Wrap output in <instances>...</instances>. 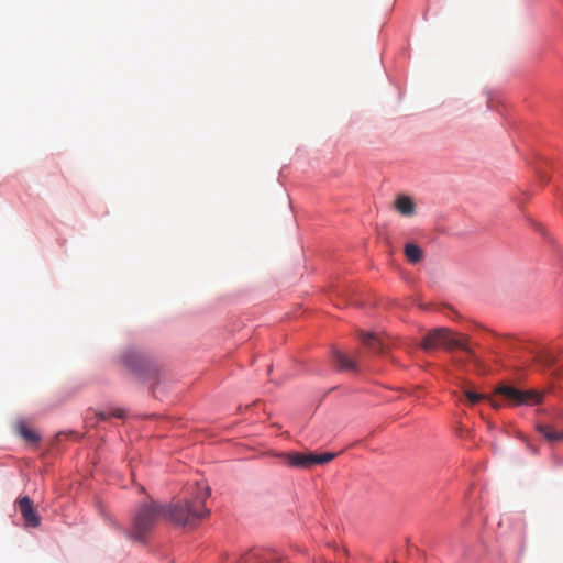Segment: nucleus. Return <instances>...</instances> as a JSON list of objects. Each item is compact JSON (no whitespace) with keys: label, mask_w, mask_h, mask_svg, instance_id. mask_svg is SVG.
Listing matches in <instances>:
<instances>
[{"label":"nucleus","mask_w":563,"mask_h":563,"mask_svg":"<svg viewBox=\"0 0 563 563\" xmlns=\"http://www.w3.org/2000/svg\"><path fill=\"white\" fill-rule=\"evenodd\" d=\"M210 494L208 484L205 481H198L186 487L183 500L168 508L153 500L141 504L132 518L128 537L133 542L144 543L163 515L178 526L196 527L210 515V510L206 507Z\"/></svg>","instance_id":"f257e3e1"},{"label":"nucleus","mask_w":563,"mask_h":563,"mask_svg":"<svg viewBox=\"0 0 563 563\" xmlns=\"http://www.w3.org/2000/svg\"><path fill=\"white\" fill-rule=\"evenodd\" d=\"M440 346L448 350L461 349L467 352L470 355H472L473 353L470 346L467 345V339L465 336L457 339L446 328H438L431 330L426 334L421 343V347L424 351H430Z\"/></svg>","instance_id":"f03ea898"},{"label":"nucleus","mask_w":563,"mask_h":563,"mask_svg":"<svg viewBox=\"0 0 563 563\" xmlns=\"http://www.w3.org/2000/svg\"><path fill=\"white\" fill-rule=\"evenodd\" d=\"M334 456V453L317 454L313 452H291L283 455L285 463L295 468H311L317 464L331 462Z\"/></svg>","instance_id":"7ed1b4c3"},{"label":"nucleus","mask_w":563,"mask_h":563,"mask_svg":"<svg viewBox=\"0 0 563 563\" xmlns=\"http://www.w3.org/2000/svg\"><path fill=\"white\" fill-rule=\"evenodd\" d=\"M496 393L514 406L536 405L542 399V395L536 390H521L514 386H500Z\"/></svg>","instance_id":"20e7f679"},{"label":"nucleus","mask_w":563,"mask_h":563,"mask_svg":"<svg viewBox=\"0 0 563 563\" xmlns=\"http://www.w3.org/2000/svg\"><path fill=\"white\" fill-rule=\"evenodd\" d=\"M20 512L25 521V526L37 528L41 525V517L33 507L29 496L21 497L18 500Z\"/></svg>","instance_id":"39448f33"},{"label":"nucleus","mask_w":563,"mask_h":563,"mask_svg":"<svg viewBox=\"0 0 563 563\" xmlns=\"http://www.w3.org/2000/svg\"><path fill=\"white\" fill-rule=\"evenodd\" d=\"M395 207L397 211L405 217H411L416 212V205L413 200L405 195L397 197L395 201Z\"/></svg>","instance_id":"423d86ee"},{"label":"nucleus","mask_w":563,"mask_h":563,"mask_svg":"<svg viewBox=\"0 0 563 563\" xmlns=\"http://www.w3.org/2000/svg\"><path fill=\"white\" fill-rule=\"evenodd\" d=\"M332 358L339 371H356V363L339 350L332 352Z\"/></svg>","instance_id":"0eeeda50"},{"label":"nucleus","mask_w":563,"mask_h":563,"mask_svg":"<svg viewBox=\"0 0 563 563\" xmlns=\"http://www.w3.org/2000/svg\"><path fill=\"white\" fill-rule=\"evenodd\" d=\"M244 563H285L275 558L273 553L255 551L247 554Z\"/></svg>","instance_id":"6e6552de"},{"label":"nucleus","mask_w":563,"mask_h":563,"mask_svg":"<svg viewBox=\"0 0 563 563\" xmlns=\"http://www.w3.org/2000/svg\"><path fill=\"white\" fill-rule=\"evenodd\" d=\"M361 340L374 353H377V354L385 353L386 344L376 335H374L372 333H366L361 336Z\"/></svg>","instance_id":"1a4fd4ad"},{"label":"nucleus","mask_w":563,"mask_h":563,"mask_svg":"<svg viewBox=\"0 0 563 563\" xmlns=\"http://www.w3.org/2000/svg\"><path fill=\"white\" fill-rule=\"evenodd\" d=\"M537 431L549 442H558L563 440V431L556 432L549 424H539L537 426Z\"/></svg>","instance_id":"9d476101"},{"label":"nucleus","mask_w":563,"mask_h":563,"mask_svg":"<svg viewBox=\"0 0 563 563\" xmlns=\"http://www.w3.org/2000/svg\"><path fill=\"white\" fill-rule=\"evenodd\" d=\"M404 251L407 260L412 264L419 263L422 260V250L417 244L408 243L405 245Z\"/></svg>","instance_id":"9b49d317"},{"label":"nucleus","mask_w":563,"mask_h":563,"mask_svg":"<svg viewBox=\"0 0 563 563\" xmlns=\"http://www.w3.org/2000/svg\"><path fill=\"white\" fill-rule=\"evenodd\" d=\"M19 433L29 443H36L40 440V435L30 430L25 424L19 426Z\"/></svg>","instance_id":"f8f14e48"},{"label":"nucleus","mask_w":563,"mask_h":563,"mask_svg":"<svg viewBox=\"0 0 563 563\" xmlns=\"http://www.w3.org/2000/svg\"><path fill=\"white\" fill-rule=\"evenodd\" d=\"M96 416H97L99 421H106L110 417L122 419V418L125 417V412L122 409H114V410H112L110 412L99 411V412L96 413Z\"/></svg>","instance_id":"ddd939ff"},{"label":"nucleus","mask_w":563,"mask_h":563,"mask_svg":"<svg viewBox=\"0 0 563 563\" xmlns=\"http://www.w3.org/2000/svg\"><path fill=\"white\" fill-rule=\"evenodd\" d=\"M464 395L465 397L467 398V400L472 404V405H475L477 404L481 399L484 398V396L482 394H477L475 391H472L470 389H465L464 390Z\"/></svg>","instance_id":"4468645a"},{"label":"nucleus","mask_w":563,"mask_h":563,"mask_svg":"<svg viewBox=\"0 0 563 563\" xmlns=\"http://www.w3.org/2000/svg\"><path fill=\"white\" fill-rule=\"evenodd\" d=\"M489 402H490V405H492L494 408H498V407H499V405H498L495 400H493V399H489Z\"/></svg>","instance_id":"2eb2a0df"}]
</instances>
